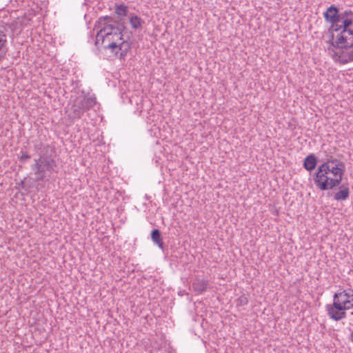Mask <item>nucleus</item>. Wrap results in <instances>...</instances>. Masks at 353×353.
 Segmentation results:
<instances>
[{
	"instance_id": "nucleus-1",
	"label": "nucleus",
	"mask_w": 353,
	"mask_h": 353,
	"mask_svg": "<svg viewBox=\"0 0 353 353\" xmlns=\"http://www.w3.org/2000/svg\"><path fill=\"white\" fill-rule=\"evenodd\" d=\"M325 20L331 26L327 51L335 61L345 64L353 61V12L339 13L338 8L330 6L324 13Z\"/></svg>"
},
{
	"instance_id": "nucleus-2",
	"label": "nucleus",
	"mask_w": 353,
	"mask_h": 353,
	"mask_svg": "<svg viewBox=\"0 0 353 353\" xmlns=\"http://www.w3.org/2000/svg\"><path fill=\"white\" fill-rule=\"evenodd\" d=\"M94 28L99 29L96 35L97 46L101 45L119 59L126 56L130 50V44L123 41V32L125 29L123 21H114L109 16L101 17L96 22Z\"/></svg>"
},
{
	"instance_id": "nucleus-3",
	"label": "nucleus",
	"mask_w": 353,
	"mask_h": 353,
	"mask_svg": "<svg viewBox=\"0 0 353 353\" xmlns=\"http://www.w3.org/2000/svg\"><path fill=\"white\" fill-rule=\"evenodd\" d=\"M50 145L43 148L39 157L34 159L31 170L37 181H49L52 175L58 173V164L55 156L50 153Z\"/></svg>"
},
{
	"instance_id": "nucleus-4",
	"label": "nucleus",
	"mask_w": 353,
	"mask_h": 353,
	"mask_svg": "<svg viewBox=\"0 0 353 353\" xmlns=\"http://www.w3.org/2000/svg\"><path fill=\"white\" fill-rule=\"evenodd\" d=\"M353 307V290L349 288L336 292L333 296V303L325 305L328 316L336 321L345 319L346 310Z\"/></svg>"
},
{
	"instance_id": "nucleus-5",
	"label": "nucleus",
	"mask_w": 353,
	"mask_h": 353,
	"mask_svg": "<svg viewBox=\"0 0 353 353\" xmlns=\"http://www.w3.org/2000/svg\"><path fill=\"white\" fill-rule=\"evenodd\" d=\"M343 176V174H334L327 163H322L317 168L313 181L317 189L330 190L341 184Z\"/></svg>"
},
{
	"instance_id": "nucleus-6",
	"label": "nucleus",
	"mask_w": 353,
	"mask_h": 353,
	"mask_svg": "<svg viewBox=\"0 0 353 353\" xmlns=\"http://www.w3.org/2000/svg\"><path fill=\"white\" fill-rule=\"evenodd\" d=\"M96 104V99L86 95L76 97L68 110V117L72 121L81 119L82 115Z\"/></svg>"
},
{
	"instance_id": "nucleus-7",
	"label": "nucleus",
	"mask_w": 353,
	"mask_h": 353,
	"mask_svg": "<svg viewBox=\"0 0 353 353\" xmlns=\"http://www.w3.org/2000/svg\"><path fill=\"white\" fill-rule=\"evenodd\" d=\"M323 163H327L334 174H344L345 170V163L338 159L330 157Z\"/></svg>"
},
{
	"instance_id": "nucleus-8",
	"label": "nucleus",
	"mask_w": 353,
	"mask_h": 353,
	"mask_svg": "<svg viewBox=\"0 0 353 353\" xmlns=\"http://www.w3.org/2000/svg\"><path fill=\"white\" fill-rule=\"evenodd\" d=\"M350 188L347 185L343 184L339 186V190L334 194V199L338 201H345L349 198Z\"/></svg>"
},
{
	"instance_id": "nucleus-9",
	"label": "nucleus",
	"mask_w": 353,
	"mask_h": 353,
	"mask_svg": "<svg viewBox=\"0 0 353 353\" xmlns=\"http://www.w3.org/2000/svg\"><path fill=\"white\" fill-rule=\"evenodd\" d=\"M208 282L206 280L196 278L192 283V288L197 294H202L207 289Z\"/></svg>"
},
{
	"instance_id": "nucleus-10",
	"label": "nucleus",
	"mask_w": 353,
	"mask_h": 353,
	"mask_svg": "<svg viewBox=\"0 0 353 353\" xmlns=\"http://www.w3.org/2000/svg\"><path fill=\"white\" fill-rule=\"evenodd\" d=\"M317 164V159L314 154L308 155L304 160L303 167L307 171L314 170Z\"/></svg>"
},
{
	"instance_id": "nucleus-11",
	"label": "nucleus",
	"mask_w": 353,
	"mask_h": 353,
	"mask_svg": "<svg viewBox=\"0 0 353 353\" xmlns=\"http://www.w3.org/2000/svg\"><path fill=\"white\" fill-rule=\"evenodd\" d=\"M143 23V19L137 15L132 14L130 17V23L134 30L141 28Z\"/></svg>"
},
{
	"instance_id": "nucleus-12",
	"label": "nucleus",
	"mask_w": 353,
	"mask_h": 353,
	"mask_svg": "<svg viewBox=\"0 0 353 353\" xmlns=\"http://www.w3.org/2000/svg\"><path fill=\"white\" fill-rule=\"evenodd\" d=\"M151 237L153 242L155 243L159 248H163V242L159 230L154 229L152 231Z\"/></svg>"
},
{
	"instance_id": "nucleus-13",
	"label": "nucleus",
	"mask_w": 353,
	"mask_h": 353,
	"mask_svg": "<svg viewBox=\"0 0 353 353\" xmlns=\"http://www.w3.org/2000/svg\"><path fill=\"white\" fill-rule=\"evenodd\" d=\"M128 12V8L124 4L115 5V13L117 14L119 17L123 18L127 16ZM119 20L122 21L121 19H120Z\"/></svg>"
},
{
	"instance_id": "nucleus-14",
	"label": "nucleus",
	"mask_w": 353,
	"mask_h": 353,
	"mask_svg": "<svg viewBox=\"0 0 353 353\" xmlns=\"http://www.w3.org/2000/svg\"><path fill=\"white\" fill-rule=\"evenodd\" d=\"M248 303V299L245 294L240 296L236 301L237 307L244 306Z\"/></svg>"
},
{
	"instance_id": "nucleus-15",
	"label": "nucleus",
	"mask_w": 353,
	"mask_h": 353,
	"mask_svg": "<svg viewBox=\"0 0 353 353\" xmlns=\"http://www.w3.org/2000/svg\"><path fill=\"white\" fill-rule=\"evenodd\" d=\"M29 159H30V155H29L28 154H26V153L23 154L21 155V157H20L21 161H23V160Z\"/></svg>"
}]
</instances>
